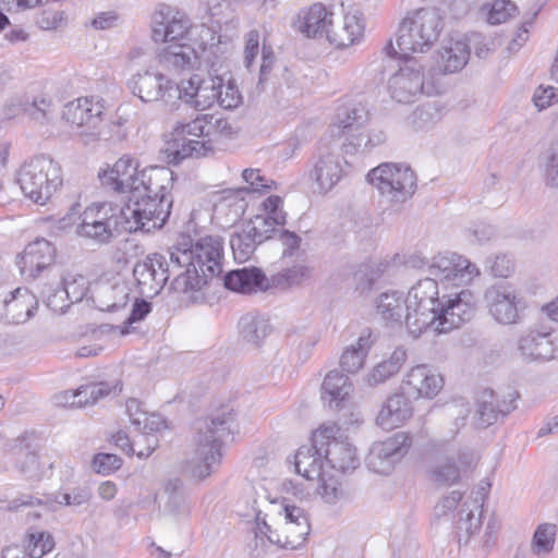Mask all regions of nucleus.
Wrapping results in <instances>:
<instances>
[{
	"label": "nucleus",
	"mask_w": 558,
	"mask_h": 558,
	"mask_svg": "<svg viewBox=\"0 0 558 558\" xmlns=\"http://www.w3.org/2000/svg\"><path fill=\"white\" fill-rule=\"evenodd\" d=\"M171 255L179 270L170 286L174 292H199L222 272L223 242L219 236L206 235L195 242L184 239Z\"/></svg>",
	"instance_id": "nucleus-1"
},
{
	"label": "nucleus",
	"mask_w": 558,
	"mask_h": 558,
	"mask_svg": "<svg viewBox=\"0 0 558 558\" xmlns=\"http://www.w3.org/2000/svg\"><path fill=\"white\" fill-rule=\"evenodd\" d=\"M233 414L222 410L194 423V454L184 471L196 480L209 476L221 463L223 440L231 433Z\"/></svg>",
	"instance_id": "nucleus-2"
},
{
	"label": "nucleus",
	"mask_w": 558,
	"mask_h": 558,
	"mask_svg": "<svg viewBox=\"0 0 558 558\" xmlns=\"http://www.w3.org/2000/svg\"><path fill=\"white\" fill-rule=\"evenodd\" d=\"M444 28L442 19L434 8H421L409 11L401 20L397 46L402 57L425 52L438 40Z\"/></svg>",
	"instance_id": "nucleus-3"
},
{
	"label": "nucleus",
	"mask_w": 558,
	"mask_h": 558,
	"mask_svg": "<svg viewBox=\"0 0 558 558\" xmlns=\"http://www.w3.org/2000/svg\"><path fill=\"white\" fill-rule=\"evenodd\" d=\"M17 182L26 197L44 205L62 185V170L49 156L38 155L21 167Z\"/></svg>",
	"instance_id": "nucleus-4"
},
{
	"label": "nucleus",
	"mask_w": 558,
	"mask_h": 558,
	"mask_svg": "<svg viewBox=\"0 0 558 558\" xmlns=\"http://www.w3.org/2000/svg\"><path fill=\"white\" fill-rule=\"evenodd\" d=\"M444 295L439 296L436 279L426 277L418 280L408 292L407 328L414 336L428 327H436Z\"/></svg>",
	"instance_id": "nucleus-5"
},
{
	"label": "nucleus",
	"mask_w": 558,
	"mask_h": 558,
	"mask_svg": "<svg viewBox=\"0 0 558 558\" xmlns=\"http://www.w3.org/2000/svg\"><path fill=\"white\" fill-rule=\"evenodd\" d=\"M172 203V197H147L133 192L128 203L120 208L125 223L124 230L133 233L162 228L170 216Z\"/></svg>",
	"instance_id": "nucleus-6"
},
{
	"label": "nucleus",
	"mask_w": 558,
	"mask_h": 558,
	"mask_svg": "<svg viewBox=\"0 0 558 558\" xmlns=\"http://www.w3.org/2000/svg\"><path fill=\"white\" fill-rule=\"evenodd\" d=\"M367 181L374 185L383 202L401 205L415 193L416 175L404 165L384 162L367 173Z\"/></svg>",
	"instance_id": "nucleus-7"
},
{
	"label": "nucleus",
	"mask_w": 558,
	"mask_h": 558,
	"mask_svg": "<svg viewBox=\"0 0 558 558\" xmlns=\"http://www.w3.org/2000/svg\"><path fill=\"white\" fill-rule=\"evenodd\" d=\"M483 301L490 317L505 326L521 324L527 307L523 295L509 281H497L486 287Z\"/></svg>",
	"instance_id": "nucleus-8"
},
{
	"label": "nucleus",
	"mask_w": 558,
	"mask_h": 558,
	"mask_svg": "<svg viewBox=\"0 0 558 558\" xmlns=\"http://www.w3.org/2000/svg\"><path fill=\"white\" fill-rule=\"evenodd\" d=\"M63 119L75 125L84 143L112 138L111 126L120 129V123H102V106L89 98H78L64 106Z\"/></svg>",
	"instance_id": "nucleus-9"
},
{
	"label": "nucleus",
	"mask_w": 558,
	"mask_h": 558,
	"mask_svg": "<svg viewBox=\"0 0 558 558\" xmlns=\"http://www.w3.org/2000/svg\"><path fill=\"white\" fill-rule=\"evenodd\" d=\"M121 209L110 203L93 204L81 215V222L76 226L77 235L92 239L100 244L126 232Z\"/></svg>",
	"instance_id": "nucleus-10"
},
{
	"label": "nucleus",
	"mask_w": 558,
	"mask_h": 558,
	"mask_svg": "<svg viewBox=\"0 0 558 558\" xmlns=\"http://www.w3.org/2000/svg\"><path fill=\"white\" fill-rule=\"evenodd\" d=\"M412 267L424 269L432 279L451 286H461L471 282L480 276V270L475 264L457 253L438 254L430 262L418 256H413L409 260Z\"/></svg>",
	"instance_id": "nucleus-11"
},
{
	"label": "nucleus",
	"mask_w": 558,
	"mask_h": 558,
	"mask_svg": "<svg viewBox=\"0 0 558 558\" xmlns=\"http://www.w3.org/2000/svg\"><path fill=\"white\" fill-rule=\"evenodd\" d=\"M206 116L197 114L193 120L179 121L170 132L169 162L178 165L189 157H202L210 150V141H206Z\"/></svg>",
	"instance_id": "nucleus-12"
},
{
	"label": "nucleus",
	"mask_w": 558,
	"mask_h": 558,
	"mask_svg": "<svg viewBox=\"0 0 558 558\" xmlns=\"http://www.w3.org/2000/svg\"><path fill=\"white\" fill-rule=\"evenodd\" d=\"M128 86L131 93L145 104L172 107L182 98L181 88L175 81L151 69L134 74Z\"/></svg>",
	"instance_id": "nucleus-13"
},
{
	"label": "nucleus",
	"mask_w": 558,
	"mask_h": 558,
	"mask_svg": "<svg viewBox=\"0 0 558 558\" xmlns=\"http://www.w3.org/2000/svg\"><path fill=\"white\" fill-rule=\"evenodd\" d=\"M175 274H179V270L175 263H172L171 253L169 259L162 254H149L133 268L140 293L146 298L159 294L170 277L175 278Z\"/></svg>",
	"instance_id": "nucleus-14"
},
{
	"label": "nucleus",
	"mask_w": 558,
	"mask_h": 558,
	"mask_svg": "<svg viewBox=\"0 0 558 558\" xmlns=\"http://www.w3.org/2000/svg\"><path fill=\"white\" fill-rule=\"evenodd\" d=\"M517 352L525 362L558 360V332L543 326L530 327L518 337Z\"/></svg>",
	"instance_id": "nucleus-15"
},
{
	"label": "nucleus",
	"mask_w": 558,
	"mask_h": 558,
	"mask_svg": "<svg viewBox=\"0 0 558 558\" xmlns=\"http://www.w3.org/2000/svg\"><path fill=\"white\" fill-rule=\"evenodd\" d=\"M57 250L44 238L28 243L17 257V265L23 276L28 279L50 278L60 269L54 265Z\"/></svg>",
	"instance_id": "nucleus-16"
},
{
	"label": "nucleus",
	"mask_w": 558,
	"mask_h": 558,
	"mask_svg": "<svg viewBox=\"0 0 558 558\" xmlns=\"http://www.w3.org/2000/svg\"><path fill=\"white\" fill-rule=\"evenodd\" d=\"M191 27L192 23L183 12L159 4L151 16V39L163 46L185 41Z\"/></svg>",
	"instance_id": "nucleus-17"
},
{
	"label": "nucleus",
	"mask_w": 558,
	"mask_h": 558,
	"mask_svg": "<svg viewBox=\"0 0 558 558\" xmlns=\"http://www.w3.org/2000/svg\"><path fill=\"white\" fill-rule=\"evenodd\" d=\"M412 437L404 432H399L388 439L373 444L365 459L369 470L379 474H389L395 464L409 451Z\"/></svg>",
	"instance_id": "nucleus-18"
},
{
	"label": "nucleus",
	"mask_w": 558,
	"mask_h": 558,
	"mask_svg": "<svg viewBox=\"0 0 558 558\" xmlns=\"http://www.w3.org/2000/svg\"><path fill=\"white\" fill-rule=\"evenodd\" d=\"M476 313V301L473 292L468 289L454 294L444 295L435 330L439 333L449 332L470 322Z\"/></svg>",
	"instance_id": "nucleus-19"
},
{
	"label": "nucleus",
	"mask_w": 558,
	"mask_h": 558,
	"mask_svg": "<svg viewBox=\"0 0 558 558\" xmlns=\"http://www.w3.org/2000/svg\"><path fill=\"white\" fill-rule=\"evenodd\" d=\"M391 97L398 102H412L421 94H432V88L424 83L422 66L409 60L389 78Z\"/></svg>",
	"instance_id": "nucleus-20"
},
{
	"label": "nucleus",
	"mask_w": 558,
	"mask_h": 558,
	"mask_svg": "<svg viewBox=\"0 0 558 558\" xmlns=\"http://www.w3.org/2000/svg\"><path fill=\"white\" fill-rule=\"evenodd\" d=\"M517 391L500 396L492 389H484L476 399L475 422L481 428H487L507 417L515 410Z\"/></svg>",
	"instance_id": "nucleus-21"
},
{
	"label": "nucleus",
	"mask_w": 558,
	"mask_h": 558,
	"mask_svg": "<svg viewBox=\"0 0 558 558\" xmlns=\"http://www.w3.org/2000/svg\"><path fill=\"white\" fill-rule=\"evenodd\" d=\"M331 429H317L313 433L311 445L301 446L294 456V466L298 474L314 481L322 477L324 472V447Z\"/></svg>",
	"instance_id": "nucleus-22"
},
{
	"label": "nucleus",
	"mask_w": 558,
	"mask_h": 558,
	"mask_svg": "<svg viewBox=\"0 0 558 558\" xmlns=\"http://www.w3.org/2000/svg\"><path fill=\"white\" fill-rule=\"evenodd\" d=\"M343 168L338 153V146L320 144L314 157L310 177L316 182L320 193H327L341 180Z\"/></svg>",
	"instance_id": "nucleus-23"
},
{
	"label": "nucleus",
	"mask_w": 558,
	"mask_h": 558,
	"mask_svg": "<svg viewBox=\"0 0 558 558\" xmlns=\"http://www.w3.org/2000/svg\"><path fill=\"white\" fill-rule=\"evenodd\" d=\"M444 387V379L430 366L421 364L412 367L404 375L401 390L412 399H433Z\"/></svg>",
	"instance_id": "nucleus-24"
},
{
	"label": "nucleus",
	"mask_w": 558,
	"mask_h": 558,
	"mask_svg": "<svg viewBox=\"0 0 558 558\" xmlns=\"http://www.w3.org/2000/svg\"><path fill=\"white\" fill-rule=\"evenodd\" d=\"M283 201L280 196L270 195L263 203L262 207L265 215H256L244 225L252 228V234L257 242H265L277 235L278 227H282L287 221V214L282 210Z\"/></svg>",
	"instance_id": "nucleus-25"
},
{
	"label": "nucleus",
	"mask_w": 558,
	"mask_h": 558,
	"mask_svg": "<svg viewBox=\"0 0 558 558\" xmlns=\"http://www.w3.org/2000/svg\"><path fill=\"white\" fill-rule=\"evenodd\" d=\"M222 86L221 76L202 77L198 74H193L183 85L182 98L186 104L194 107L196 110L203 111L209 109L219 99V87Z\"/></svg>",
	"instance_id": "nucleus-26"
},
{
	"label": "nucleus",
	"mask_w": 558,
	"mask_h": 558,
	"mask_svg": "<svg viewBox=\"0 0 558 558\" xmlns=\"http://www.w3.org/2000/svg\"><path fill=\"white\" fill-rule=\"evenodd\" d=\"M92 497L93 494L90 488L82 485L65 489L64 492H58L52 497H47L46 500L35 498L31 495H23L11 500L8 505V510L15 511L21 507H33L36 505L52 506L53 504L80 509L81 507L88 505Z\"/></svg>",
	"instance_id": "nucleus-27"
},
{
	"label": "nucleus",
	"mask_w": 558,
	"mask_h": 558,
	"mask_svg": "<svg viewBox=\"0 0 558 558\" xmlns=\"http://www.w3.org/2000/svg\"><path fill=\"white\" fill-rule=\"evenodd\" d=\"M138 163L130 156L121 157L111 169L99 173L101 184L118 193L133 194L137 190Z\"/></svg>",
	"instance_id": "nucleus-28"
},
{
	"label": "nucleus",
	"mask_w": 558,
	"mask_h": 558,
	"mask_svg": "<svg viewBox=\"0 0 558 558\" xmlns=\"http://www.w3.org/2000/svg\"><path fill=\"white\" fill-rule=\"evenodd\" d=\"M319 429H331V436L327 438L323 450L325 461L330 468L341 473L355 470L360 464L355 448L345 439L337 437L339 428L332 425L322 426Z\"/></svg>",
	"instance_id": "nucleus-29"
},
{
	"label": "nucleus",
	"mask_w": 558,
	"mask_h": 558,
	"mask_svg": "<svg viewBox=\"0 0 558 558\" xmlns=\"http://www.w3.org/2000/svg\"><path fill=\"white\" fill-rule=\"evenodd\" d=\"M37 308V300L27 289L17 288L10 292L0 307V323L4 326L27 322Z\"/></svg>",
	"instance_id": "nucleus-30"
},
{
	"label": "nucleus",
	"mask_w": 558,
	"mask_h": 558,
	"mask_svg": "<svg viewBox=\"0 0 558 558\" xmlns=\"http://www.w3.org/2000/svg\"><path fill=\"white\" fill-rule=\"evenodd\" d=\"M156 59L160 66L174 73L192 70L198 62L195 49L186 40L158 48Z\"/></svg>",
	"instance_id": "nucleus-31"
},
{
	"label": "nucleus",
	"mask_w": 558,
	"mask_h": 558,
	"mask_svg": "<svg viewBox=\"0 0 558 558\" xmlns=\"http://www.w3.org/2000/svg\"><path fill=\"white\" fill-rule=\"evenodd\" d=\"M173 171L167 167H149L140 171L137 190L147 197H172Z\"/></svg>",
	"instance_id": "nucleus-32"
},
{
	"label": "nucleus",
	"mask_w": 558,
	"mask_h": 558,
	"mask_svg": "<svg viewBox=\"0 0 558 558\" xmlns=\"http://www.w3.org/2000/svg\"><path fill=\"white\" fill-rule=\"evenodd\" d=\"M413 414L410 398L403 393H393L387 398L376 417V423L383 429L390 430L399 427Z\"/></svg>",
	"instance_id": "nucleus-33"
},
{
	"label": "nucleus",
	"mask_w": 558,
	"mask_h": 558,
	"mask_svg": "<svg viewBox=\"0 0 558 558\" xmlns=\"http://www.w3.org/2000/svg\"><path fill=\"white\" fill-rule=\"evenodd\" d=\"M247 203L244 190H223L214 206V215L225 226H232L244 215Z\"/></svg>",
	"instance_id": "nucleus-34"
},
{
	"label": "nucleus",
	"mask_w": 558,
	"mask_h": 558,
	"mask_svg": "<svg viewBox=\"0 0 558 558\" xmlns=\"http://www.w3.org/2000/svg\"><path fill=\"white\" fill-rule=\"evenodd\" d=\"M265 281V274L256 267L233 269L222 277L226 289L242 294L256 292L263 288Z\"/></svg>",
	"instance_id": "nucleus-35"
},
{
	"label": "nucleus",
	"mask_w": 558,
	"mask_h": 558,
	"mask_svg": "<svg viewBox=\"0 0 558 558\" xmlns=\"http://www.w3.org/2000/svg\"><path fill=\"white\" fill-rule=\"evenodd\" d=\"M364 27L363 14L360 11L348 12L341 25L332 26L331 33H328V41L337 48L349 47L362 37Z\"/></svg>",
	"instance_id": "nucleus-36"
},
{
	"label": "nucleus",
	"mask_w": 558,
	"mask_h": 558,
	"mask_svg": "<svg viewBox=\"0 0 558 558\" xmlns=\"http://www.w3.org/2000/svg\"><path fill=\"white\" fill-rule=\"evenodd\" d=\"M353 386L348 375L338 369L330 371L322 385V399L330 408H340L341 403L350 397Z\"/></svg>",
	"instance_id": "nucleus-37"
},
{
	"label": "nucleus",
	"mask_w": 558,
	"mask_h": 558,
	"mask_svg": "<svg viewBox=\"0 0 558 558\" xmlns=\"http://www.w3.org/2000/svg\"><path fill=\"white\" fill-rule=\"evenodd\" d=\"M376 312L386 322L407 325L408 296L399 291L384 292L376 300Z\"/></svg>",
	"instance_id": "nucleus-38"
},
{
	"label": "nucleus",
	"mask_w": 558,
	"mask_h": 558,
	"mask_svg": "<svg viewBox=\"0 0 558 558\" xmlns=\"http://www.w3.org/2000/svg\"><path fill=\"white\" fill-rule=\"evenodd\" d=\"M314 275V268L302 259L286 267L270 277V286L280 290L301 287L308 282Z\"/></svg>",
	"instance_id": "nucleus-39"
},
{
	"label": "nucleus",
	"mask_w": 558,
	"mask_h": 558,
	"mask_svg": "<svg viewBox=\"0 0 558 558\" xmlns=\"http://www.w3.org/2000/svg\"><path fill=\"white\" fill-rule=\"evenodd\" d=\"M332 26L333 13L327 11L324 4L315 3L305 13L300 29L307 37L326 36L328 39Z\"/></svg>",
	"instance_id": "nucleus-40"
},
{
	"label": "nucleus",
	"mask_w": 558,
	"mask_h": 558,
	"mask_svg": "<svg viewBox=\"0 0 558 558\" xmlns=\"http://www.w3.org/2000/svg\"><path fill=\"white\" fill-rule=\"evenodd\" d=\"M241 340L254 348H258L269 335L268 319L257 313H246L238 324Z\"/></svg>",
	"instance_id": "nucleus-41"
},
{
	"label": "nucleus",
	"mask_w": 558,
	"mask_h": 558,
	"mask_svg": "<svg viewBox=\"0 0 558 558\" xmlns=\"http://www.w3.org/2000/svg\"><path fill=\"white\" fill-rule=\"evenodd\" d=\"M438 65L444 73H454L462 70L470 57V47L462 40L450 43L438 52Z\"/></svg>",
	"instance_id": "nucleus-42"
},
{
	"label": "nucleus",
	"mask_w": 558,
	"mask_h": 558,
	"mask_svg": "<svg viewBox=\"0 0 558 558\" xmlns=\"http://www.w3.org/2000/svg\"><path fill=\"white\" fill-rule=\"evenodd\" d=\"M54 468V461L47 454L26 452L17 463L20 473L26 481L39 482L48 476Z\"/></svg>",
	"instance_id": "nucleus-43"
},
{
	"label": "nucleus",
	"mask_w": 558,
	"mask_h": 558,
	"mask_svg": "<svg viewBox=\"0 0 558 558\" xmlns=\"http://www.w3.org/2000/svg\"><path fill=\"white\" fill-rule=\"evenodd\" d=\"M407 360V351L402 348H397L389 359L378 363L371 373L367 374L365 380L369 386L383 384L391 376L396 375Z\"/></svg>",
	"instance_id": "nucleus-44"
},
{
	"label": "nucleus",
	"mask_w": 558,
	"mask_h": 558,
	"mask_svg": "<svg viewBox=\"0 0 558 558\" xmlns=\"http://www.w3.org/2000/svg\"><path fill=\"white\" fill-rule=\"evenodd\" d=\"M371 347L369 333L367 336L361 335L355 344L348 347L341 357L340 366L348 374H355L362 368L368 349Z\"/></svg>",
	"instance_id": "nucleus-45"
},
{
	"label": "nucleus",
	"mask_w": 558,
	"mask_h": 558,
	"mask_svg": "<svg viewBox=\"0 0 558 558\" xmlns=\"http://www.w3.org/2000/svg\"><path fill=\"white\" fill-rule=\"evenodd\" d=\"M39 293L46 305L54 313H64L72 304L62 287V280H58L57 277H52L51 281L43 282Z\"/></svg>",
	"instance_id": "nucleus-46"
},
{
	"label": "nucleus",
	"mask_w": 558,
	"mask_h": 558,
	"mask_svg": "<svg viewBox=\"0 0 558 558\" xmlns=\"http://www.w3.org/2000/svg\"><path fill=\"white\" fill-rule=\"evenodd\" d=\"M165 493L168 495L166 509L175 515H187L190 505L183 492V483L180 478H171L165 484Z\"/></svg>",
	"instance_id": "nucleus-47"
},
{
	"label": "nucleus",
	"mask_w": 558,
	"mask_h": 558,
	"mask_svg": "<svg viewBox=\"0 0 558 558\" xmlns=\"http://www.w3.org/2000/svg\"><path fill=\"white\" fill-rule=\"evenodd\" d=\"M54 547V538L47 531L33 530L25 536V555L29 558H43Z\"/></svg>",
	"instance_id": "nucleus-48"
},
{
	"label": "nucleus",
	"mask_w": 558,
	"mask_h": 558,
	"mask_svg": "<svg viewBox=\"0 0 558 558\" xmlns=\"http://www.w3.org/2000/svg\"><path fill=\"white\" fill-rule=\"evenodd\" d=\"M252 228L243 227L240 232H235L230 238V246L232 248L234 258L239 262H246L255 252L257 245V239L252 234Z\"/></svg>",
	"instance_id": "nucleus-49"
},
{
	"label": "nucleus",
	"mask_w": 558,
	"mask_h": 558,
	"mask_svg": "<svg viewBox=\"0 0 558 558\" xmlns=\"http://www.w3.org/2000/svg\"><path fill=\"white\" fill-rule=\"evenodd\" d=\"M338 129L342 134L360 131L368 121V112L363 106L344 107L337 114Z\"/></svg>",
	"instance_id": "nucleus-50"
},
{
	"label": "nucleus",
	"mask_w": 558,
	"mask_h": 558,
	"mask_svg": "<svg viewBox=\"0 0 558 558\" xmlns=\"http://www.w3.org/2000/svg\"><path fill=\"white\" fill-rule=\"evenodd\" d=\"M539 165L544 170L547 185L558 187V134L539 155Z\"/></svg>",
	"instance_id": "nucleus-51"
},
{
	"label": "nucleus",
	"mask_w": 558,
	"mask_h": 558,
	"mask_svg": "<svg viewBox=\"0 0 558 558\" xmlns=\"http://www.w3.org/2000/svg\"><path fill=\"white\" fill-rule=\"evenodd\" d=\"M112 388L107 383H97L87 386H82L72 393L71 405L85 407L95 404L99 399L109 396Z\"/></svg>",
	"instance_id": "nucleus-52"
},
{
	"label": "nucleus",
	"mask_w": 558,
	"mask_h": 558,
	"mask_svg": "<svg viewBox=\"0 0 558 558\" xmlns=\"http://www.w3.org/2000/svg\"><path fill=\"white\" fill-rule=\"evenodd\" d=\"M53 277L62 280V287L72 304L82 301L88 292L89 280L83 275L68 274L63 276L59 270Z\"/></svg>",
	"instance_id": "nucleus-53"
},
{
	"label": "nucleus",
	"mask_w": 558,
	"mask_h": 558,
	"mask_svg": "<svg viewBox=\"0 0 558 558\" xmlns=\"http://www.w3.org/2000/svg\"><path fill=\"white\" fill-rule=\"evenodd\" d=\"M242 178L247 185L238 190H244V196L250 193L266 194L277 190L276 181L263 175L259 169H244Z\"/></svg>",
	"instance_id": "nucleus-54"
},
{
	"label": "nucleus",
	"mask_w": 558,
	"mask_h": 558,
	"mask_svg": "<svg viewBox=\"0 0 558 558\" xmlns=\"http://www.w3.org/2000/svg\"><path fill=\"white\" fill-rule=\"evenodd\" d=\"M465 504L459 511V520L457 521L459 543L466 545L472 535L477 533L482 526V510L478 515H474L472 509L465 508Z\"/></svg>",
	"instance_id": "nucleus-55"
},
{
	"label": "nucleus",
	"mask_w": 558,
	"mask_h": 558,
	"mask_svg": "<svg viewBox=\"0 0 558 558\" xmlns=\"http://www.w3.org/2000/svg\"><path fill=\"white\" fill-rule=\"evenodd\" d=\"M557 525L553 523H543L537 526L532 541V551L536 556L548 555L555 544Z\"/></svg>",
	"instance_id": "nucleus-56"
},
{
	"label": "nucleus",
	"mask_w": 558,
	"mask_h": 558,
	"mask_svg": "<svg viewBox=\"0 0 558 558\" xmlns=\"http://www.w3.org/2000/svg\"><path fill=\"white\" fill-rule=\"evenodd\" d=\"M311 532L310 520H303L301 523L283 522L281 533L284 536L286 549H298L306 541Z\"/></svg>",
	"instance_id": "nucleus-57"
},
{
	"label": "nucleus",
	"mask_w": 558,
	"mask_h": 558,
	"mask_svg": "<svg viewBox=\"0 0 558 558\" xmlns=\"http://www.w3.org/2000/svg\"><path fill=\"white\" fill-rule=\"evenodd\" d=\"M316 480L320 482L317 493L326 504L335 505L347 499L348 495L338 478L333 476L326 477L325 472H323L322 477Z\"/></svg>",
	"instance_id": "nucleus-58"
},
{
	"label": "nucleus",
	"mask_w": 558,
	"mask_h": 558,
	"mask_svg": "<svg viewBox=\"0 0 558 558\" xmlns=\"http://www.w3.org/2000/svg\"><path fill=\"white\" fill-rule=\"evenodd\" d=\"M461 476V469L451 458L438 463L430 471V478L437 485L446 486L458 483Z\"/></svg>",
	"instance_id": "nucleus-59"
},
{
	"label": "nucleus",
	"mask_w": 558,
	"mask_h": 558,
	"mask_svg": "<svg viewBox=\"0 0 558 558\" xmlns=\"http://www.w3.org/2000/svg\"><path fill=\"white\" fill-rule=\"evenodd\" d=\"M113 440L117 447L126 452L128 454H136L138 458H148L157 448L158 439L156 437H145L146 447L140 450H135L134 446L137 445L135 441L132 444L129 436L120 430L113 436Z\"/></svg>",
	"instance_id": "nucleus-60"
},
{
	"label": "nucleus",
	"mask_w": 558,
	"mask_h": 558,
	"mask_svg": "<svg viewBox=\"0 0 558 558\" xmlns=\"http://www.w3.org/2000/svg\"><path fill=\"white\" fill-rule=\"evenodd\" d=\"M485 265L489 274L496 278H509L515 269L512 255L507 253H498L487 257Z\"/></svg>",
	"instance_id": "nucleus-61"
},
{
	"label": "nucleus",
	"mask_w": 558,
	"mask_h": 558,
	"mask_svg": "<svg viewBox=\"0 0 558 558\" xmlns=\"http://www.w3.org/2000/svg\"><path fill=\"white\" fill-rule=\"evenodd\" d=\"M206 141H210V150L213 149V142L219 137H229L233 133V129L228 119L216 118L213 114H206Z\"/></svg>",
	"instance_id": "nucleus-62"
},
{
	"label": "nucleus",
	"mask_w": 558,
	"mask_h": 558,
	"mask_svg": "<svg viewBox=\"0 0 558 558\" xmlns=\"http://www.w3.org/2000/svg\"><path fill=\"white\" fill-rule=\"evenodd\" d=\"M218 93L220 97L217 99V104L225 109H235L243 101L242 94L232 80H228L227 83H225V80L222 78V86L219 87Z\"/></svg>",
	"instance_id": "nucleus-63"
},
{
	"label": "nucleus",
	"mask_w": 558,
	"mask_h": 558,
	"mask_svg": "<svg viewBox=\"0 0 558 558\" xmlns=\"http://www.w3.org/2000/svg\"><path fill=\"white\" fill-rule=\"evenodd\" d=\"M517 11L515 4L510 0H495L487 14V22L496 25L505 23Z\"/></svg>",
	"instance_id": "nucleus-64"
}]
</instances>
